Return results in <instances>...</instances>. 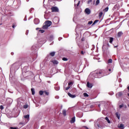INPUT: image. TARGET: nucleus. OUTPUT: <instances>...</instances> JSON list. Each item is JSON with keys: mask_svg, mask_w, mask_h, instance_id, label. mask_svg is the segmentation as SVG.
Segmentation results:
<instances>
[{"mask_svg": "<svg viewBox=\"0 0 129 129\" xmlns=\"http://www.w3.org/2000/svg\"><path fill=\"white\" fill-rule=\"evenodd\" d=\"M105 75L104 70H100L96 71L95 74V77H96V78H101V77H103Z\"/></svg>", "mask_w": 129, "mask_h": 129, "instance_id": "nucleus-1", "label": "nucleus"}, {"mask_svg": "<svg viewBox=\"0 0 129 129\" xmlns=\"http://www.w3.org/2000/svg\"><path fill=\"white\" fill-rule=\"evenodd\" d=\"M51 12L52 13H58V12H59V9H58V8L56 7H53L51 8Z\"/></svg>", "mask_w": 129, "mask_h": 129, "instance_id": "nucleus-2", "label": "nucleus"}, {"mask_svg": "<svg viewBox=\"0 0 129 129\" xmlns=\"http://www.w3.org/2000/svg\"><path fill=\"white\" fill-rule=\"evenodd\" d=\"M85 13H86L87 15H90V13H91V11L89 8H86L85 10Z\"/></svg>", "mask_w": 129, "mask_h": 129, "instance_id": "nucleus-3", "label": "nucleus"}, {"mask_svg": "<svg viewBox=\"0 0 129 129\" xmlns=\"http://www.w3.org/2000/svg\"><path fill=\"white\" fill-rule=\"evenodd\" d=\"M45 24H46L48 27H50V26L52 25V22L50 21H46L45 22Z\"/></svg>", "mask_w": 129, "mask_h": 129, "instance_id": "nucleus-4", "label": "nucleus"}, {"mask_svg": "<svg viewBox=\"0 0 129 129\" xmlns=\"http://www.w3.org/2000/svg\"><path fill=\"white\" fill-rule=\"evenodd\" d=\"M68 95H69V96H70V97H71V98H75V97H76V95H72L70 93H68Z\"/></svg>", "mask_w": 129, "mask_h": 129, "instance_id": "nucleus-5", "label": "nucleus"}, {"mask_svg": "<svg viewBox=\"0 0 129 129\" xmlns=\"http://www.w3.org/2000/svg\"><path fill=\"white\" fill-rule=\"evenodd\" d=\"M87 86L89 88H92V84L89 83V82H88L87 83Z\"/></svg>", "mask_w": 129, "mask_h": 129, "instance_id": "nucleus-6", "label": "nucleus"}, {"mask_svg": "<svg viewBox=\"0 0 129 129\" xmlns=\"http://www.w3.org/2000/svg\"><path fill=\"white\" fill-rule=\"evenodd\" d=\"M71 123H74L75 122V117L72 118V119L70 121Z\"/></svg>", "mask_w": 129, "mask_h": 129, "instance_id": "nucleus-7", "label": "nucleus"}, {"mask_svg": "<svg viewBox=\"0 0 129 129\" xmlns=\"http://www.w3.org/2000/svg\"><path fill=\"white\" fill-rule=\"evenodd\" d=\"M48 28H49V27L47 26V25L46 24H45L42 26V29H43L44 30H47V29H48Z\"/></svg>", "mask_w": 129, "mask_h": 129, "instance_id": "nucleus-8", "label": "nucleus"}, {"mask_svg": "<svg viewBox=\"0 0 129 129\" xmlns=\"http://www.w3.org/2000/svg\"><path fill=\"white\" fill-rule=\"evenodd\" d=\"M115 115H116V117H117L118 119H119V118L120 117V114H118V112H116V113H115Z\"/></svg>", "mask_w": 129, "mask_h": 129, "instance_id": "nucleus-9", "label": "nucleus"}, {"mask_svg": "<svg viewBox=\"0 0 129 129\" xmlns=\"http://www.w3.org/2000/svg\"><path fill=\"white\" fill-rule=\"evenodd\" d=\"M124 125H123V124H120V125H118V127L119 128H124Z\"/></svg>", "mask_w": 129, "mask_h": 129, "instance_id": "nucleus-10", "label": "nucleus"}, {"mask_svg": "<svg viewBox=\"0 0 129 129\" xmlns=\"http://www.w3.org/2000/svg\"><path fill=\"white\" fill-rule=\"evenodd\" d=\"M34 23L35 24V25H38V24H39V19H35L34 20Z\"/></svg>", "mask_w": 129, "mask_h": 129, "instance_id": "nucleus-11", "label": "nucleus"}, {"mask_svg": "<svg viewBox=\"0 0 129 129\" xmlns=\"http://www.w3.org/2000/svg\"><path fill=\"white\" fill-rule=\"evenodd\" d=\"M112 42H113V37H110L109 43H110V44H112Z\"/></svg>", "mask_w": 129, "mask_h": 129, "instance_id": "nucleus-12", "label": "nucleus"}, {"mask_svg": "<svg viewBox=\"0 0 129 129\" xmlns=\"http://www.w3.org/2000/svg\"><path fill=\"white\" fill-rule=\"evenodd\" d=\"M51 62L53 63V64H55V65H57V64H58V61L56 60H52Z\"/></svg>", "mask_w": 129, "mask_h": 129, "instance_id": "nucleus-13", "label": "nucleus"}, {"mask_svg": "<svg viewBox=\"0 0 129 129\" xmlns=\"http://www.w3.org/2000/svg\"><path fill=\"white\" fill-rule=\"evenodd\" d=\"M98 22H99V20H95V21L92 24V26H94V25H95L96 24V23H98Z\"/></svg>", "mask_w": 129, "mask_h": 129, "instance_id": "nucleus-14", "label": "nucleus"}, {"mask_svg": "<svg viewBox=\"0 0 129 129\" xmlns=\"http://www.w3.org/2000/svg\"><path fill=\"white\" fill-rule=\"evenodd\" d=\"M121 35H122L121 31L118 32L117 33V37H121Z\"/></svg>", "mask_w": 129, "mask_h": 129, "instance_id": "nucleus-15", "label": "nucleus"}, {"mask_svg": "<svg viewBox=\"0 0 129 129\" xmlns=\"http://www.w3.org/2000/svg\"><path fill=\"white\" fill-rule=\"evenodd\" d=\"M49 55L51 56V57H54L55 56V52H52L49 53Z\"/></svg>", "mask_w": 129, "mask_h": 129, "instance_id": "nucleus-16", "label": "nucleus"}, {"mask_svg": "<svg viewBox=\"0 0 129 129\" xmlns=\"http://www.w3.org/2000/svg\"><path fill=\"white\" fill-rule=\"evenodd\" d=\"M62 114L64 116H66V110H62Z\"/></svg>", "mask_w": 129, "mask_h": 129, "instance_id": "nucleus-17", "label": "nucleus"}, {"mask_svg": "<svg viewBox=\"0 0 129 129\" xmlns=\"http://www.w3.org/2000/svg\"><path fill=\"white\" fill-rule=\"evenodd\" d=\"M31 90L32 95H35V89H34L33 88H31Z\"/></svg>", "mask_w": 129, "mask_h": 129, "instance_id": "nucleus-18", "label": "nucleus"}, {"mask_svg": "<svg viewBox=\"0 0 129 129\" xmlns=\"http://www.w3.org/2000/svg\"><path fill=\"white\" fill-rule=\"evenodd\" d=\"M24 118H27V119H29V118H30V115L27 114L26 115H25Z\"/></svg>", "mask_w": 129, "mask_h": 129, "instance_id": "nucleus-19", "label": "nucleus"}, {"mask_svg": "<svg viewBox=\"0 0 129 129\" xmlns=\"http://www.w3.org/2000/svg\"><path fill=\"white\" fill-rule=\"evenodd\" d=\"M83 95L85 97H88L89 95L87 93H84Z\"/></svg>", "mask_w": 129, "mask_h": 129, "instance_id": "nucleus-20", "label": "nucleus"}, {"mask_svg": "<svg viewBox=\"0 0 129 129\" xmlns=\"http://www.w3.org/2000/svg\"><path fill=\"white\" fill-rule=\"evenodd\" d=\"M118 96H119V97H120V96H122V92H120L118 93Z\"/></svg>", "mask_w": 129, "mask_h": 129, "instance_id": "nucleus-21", "label": "nucleus"}, {"mask_svg": "<svg viewBox=\"0 0 129 129\" xmlns=\"http://www.w3.org/2000/svg\"><path fill=\"white\" fill-rule=\"evenodd\" d=\"M106 120H107L108 123H110V120H109V119L107 117H105Z\"/></svg>", "mask_w": 129, "mask_h": 129, "instance_id": "nucleus-22", "label": "nucleus"}, {"mask_svg": "<svg viewBox=\"0 0 129 129\" xmlns=\"http://www.w3.org/2000/svg\"><path fill=\"white\" fill-rule=\"evenodd\" d=\"M100 1L99 0H97L96 2V4L95 6H98L99 5Z\"/></svg>", "mask_w": 129, "mask_h": 129, "instance_id": "nucleus-23", "label": "nucleus"}, {"mask_svg": "<svg viewBox=\"0 0 129 129\" xmlns=\"http://www.w3.org/2000/svg\"><path fill=\"white\" fill-rule=\"evenodd\" d=\"M102 15H103V13L102 12H100L99 14V18H101L102 17Z\"/></svg>", "mask_w": 129, "mask_h": 129, "instance_id": "nucleus-24", "label": "nucleus"}, {"mask_svg": "<svg viewBox=\"0 0 129 129\" xmlns=\"http://www.w3.org/2000/svg\"><path fill=\"white\" fill-rule=\"evenodd\" d=\"M108 7H106V8H105L104 10H103V11L104 12H108Z\"/></svg>", "mask_w": 129, "mask_h": 129, "instance_id": "nucleus-25", "label": "nucleus"}, {"mask_svg": "<svg viewBox=\"0 0 129 129\" xmlns=\"http://www.w3.org/2000/svg\"><path fill=\"white\" fill-rule=\"evenodd\" d=\"M39 94H40V95H43V94H44V91H39Z\"/></svg>", "mask_w": 129, "mask_h": 129, "instance_id": "nucleus-26", "label": "nucleus"}, {"mask_svg": "<svg viewBox=\"0 0 129 129\" xmlns=\"http://www.w3.org/2000/svg\"><path fill=\"white\" fill-rule=\"evenodd\" d=\"M80 4V1H79L78 2V3L77 4V5H76V4H75V7H77H77H79V5Z\"/></svg>", "mask_w": 129, "mask_h": 129, "instance_id": "nucleus-27", "label": "nucleus"}, {"mask_svg": "<svg viewBox=\"0 0 129 129\" xmlns=\"http://www.w3.org/2000/svg\"><path fill=\"white\" fill-rule=\"evenodd\" d=\"M93 23V21H89L88 23V24L89 25H92V23Z\"/></svg>", "mask_w": 129, "mask_h": 129, "instance_id": "nucleus-28", "label": "nucleus"}, {"mask_svg": "<svg viewBox=\"0 0 129 129\" xmlns=\"http://www.w3.org/2000/svg\"><path fill=\"white\" fill-rule=\"evenodd\" d=\"M62 60L63 61H68V58H67V57H63L62 58Z\"/></svg>", "mask_w": 129, "mask_h": 129, "instance_id": "nucleus-29", "label": "nucleus"}, {"mask_svg": "<svg viewBox=\"0 0 129 129\" xmlns=\"http://www.w3.org/2000/svg\"><path fill=\"white\" fill-rule=\"evenodd\" d=\"M108 63H112V59H109L108 60Z\"/></svg>", "mask_w": 129, "mask_h": 129, "instance_id": "nucleus-30", "label": "nucleus"}, {"mask_svg": "<svg viewBox=\"0 0 129 129\" xmlns=\"http://www.w3.org/2000/svg\"><path fill=\"white\" fill-rule=\"evenodd\" d=\"M10 129H19L18 127H10Z\"/></svg>", "mask_w": 129, "mask_h": 129, "instance_id": "nucleus-31", "label": "nucleus"}, {"mask_svg": "<svg viewBox=\"0 0 129 129\" xmlns=\"http://www.w3.org/2000/svg\"><path fill=\"white\" fill-rule=\"evenodd\" d=\"M73 84V82H70L69 83H68V86H70L71 85H72Z\"/></svg>", "mask_w": 129, "mask_h": 129, "instance_id": "nucleus-32", "label": "nucleus"}, {"mask_svg": "<svg viewBox=\"0 0 129 129\" xmlns=\"http://www.w3.org/2000/svg\"><path fill=\"white\" fill-rule=\"evenodd\" d=\"M24 108H28V107H29V105H24L23 106Z\"/></svg>", "mask_w": 129, "mask_h": 129, "instance_id": "nucleus-33", "label": "nucleus"}, {"mask_svg": "<svg viewBox=\"0 0 129 129\" xmlns=\"http://www.w3.org/2000/svg\"><path fill=\"white\" fill-rule=\"evenodd\" d=\"M39 32H40V33H43L45 32V30H39Z\"/></svg>", "mask_w": 129, "mask_h": 129, "instance_id": "nucleus-34", "label": "nucleus"}, {"mask_svg": "<svg viewBox=\"0 0 129 129\" xmlns=\"http://www.w3.org/2000/svg\"><path fill=\"white\" fill-rule=\"evenodd\" d=\"M44 93H45V95H49V92L47 91H44Z\"/></svg>", "mask_w": 129, "mask_h": 129, "instance_id": "nucleus-35", "label": "nucleus"}, {"mask_svg": "<svg viewBox=\"0 0 129 129\" xmlns=\"http://www.w3.org/2000/svg\"><path fill=\"white\" fill-rule=\"evenodd\" d=\"M92 2V0H89L87 2L88 5H89V4H90V3Z\"/></svg>", "mask_w": 129, "mask_h": 129, "instance_id": "nucleus-36", "label": "nucleus"}, {"mask_svg": "<svg viewBox=\"0 0 129 129\" xmlns=\"http://www.w3.org/2000/svg\"><path fill=\"white\" fill-rule=\"evenodd\" d=\"M122 107H123V104H122L119 106V108H121Z\"/></svg>", "mask_w": 129, "mask_h": 129, "instance_id": "nucleus-37", "label": "nucleus"}, {"mask_svg": "<svg viewBox=\"0 0 129 129\" xmlns=\"http://www.w3.org/2000/svg\"><path fill=\"white\" fill-rule=\"evenodd\" d=\"M0 109H1V110H3V109H4V106L1 105L0 106Z\"/></svg>", "mask_w": 129, "mask_h": 129, "instance_id": "nucleus-38", "label": "nucleus"}, {"mask_svg": "<svg viewBox=\"0 0 129 129\" xmlns=\"http://www.w3.org/2000/svg\"><path fill=\"white\" fill-rule=\"evenodd\" d=\"M70 87H71L70 86H68L67 88H66V90H68V89H70Z\"/></svg>", "mask_w": 129, "mask_h": 129, "instance_id": "nucleus-39", "label": "nucleus"}, {"mask_svg": "<svg viewBox=\"0 0 129 129\" xmlns=\"http://www.w3.org/2000/svg\"><path fill=\"white\" fill-rule=\"evenodd\" d=\"M81 41H82L83 42L85 41V38L84 37H83L82 39H81Z\"/></svg>", "mask_w": 129, "mask_h": 129, "instance_id": "nucleus-40", "label": "nucleus"}, {"mask_svg": "<svg viewBox=\"0 0 129 129\" xmlns=\"http://www.w3.org/2000/svg\"><path fill=\"white\" fill-rule=\"evenodd\" d=\"M81 54L82 55H84V52L83 51V50H82V51H81Z\"/></svg>", "mask_w": 129, "mask_h": 129, "instance_id": "nucleus-41", "label": "nucleus"}, {"mask_svg": "<svg viewBox=\"0 0 129 129\" xmlns=\"http://www.w3.org/2000/svg\"><path fill=\"white\" fill-rule=\"evenodd\" d=\"M15 27V24H13V26H12V28H13L14 29Z\"/></svg>", "mask_w": 129, "mask_h": 129, "instance_id": "nucleus-42", "label": "nucleus"}, {"mask_svg": "<svg viewBox=\"0 0 129 129\" xmlns=\"http://www.w3.org/2000/svg\"><path fill=\"white\" fill-rule=\"evenodd\" d=\"M84 127H85V128H86V129H89V128H88V127L87 126H85Z\"/></svg>", "mask_w": 129, "mask_h": 129, "instance_id": "nucleus-43", "label": "nucleus"}, {"mask_svg": "<svg viewBox=\"0 0 129 129\" xmlns=\"http://www.w3.org/2000/svg\"><path fill=\"white\" fill-rule=\"evenodd\" d=\"M20 124H25V123H22V122H20Z\"/></svg>", "mask_w": 129, "mask_h": 129, "instance_id": "nucleus-44", "label": "nucleus"}, {"mask_svg": "<svg viewBox=\"0 0 129 129\" xmlns=\"http://www.w3.org/2000/svg\"><path fill=\"white\" fill-rule=\"evenodd\" d=\"M108 71H109V72H110V71H111V69H108Z\"/></svg>", "mask_w": 129, "mask_h": 129, "instance_id": "nucleus-45", "label": "nucleus"}, {"mask_svg": "<svg viewBox=\"0 0 129 129\" xmlns=\"http://www.w3.org/2000/svg\"><path fill=\"white\" fill-rule=\"evenodd\" d=\"M34 48H35V46H33L32 47V49H34Z\"/></svg>", "mask_w": 129, "mask_h": 129, "instance_id": "nucleus-46", "label": "nucleus"}, {"mask_svg": "<svg viewBox=\"0 0 129 129\" xmlns=\"http://www.w3.org/2000/svg\"><path fill=\"white\" fill-rule=\"evenodd\" d=\"M39 30V28H36V30L38 31Z\"/></svg>", "mask_w": 129, "mask_h": 129, "instance_id": "nucleus-47", "label": "nucleus"}, {"mask_svg": "<svg viewBox=\"0 0 129 129\" xmlns=\"http://www.w3.org/2000/svg\"><path fill=\"white\" fill-rule=\"evenodd\" d=\"M98 107H100V104H99L98 105Z\"/></svg>", "mask_w": 129, "mask_h": 129, "instance_id": "nucleus-48", "label": "nucleus"}, {"mask_svg": "<svg viewBox=\"0 0 129 129\" xmlns=\"http://www.w3.org/2000/svg\"><path fill=\"white\" fill-rule=\"evenodd\" d=\"M126 107H126V105H125V106H124V108H126Z\"/></svg>", "mask_w": 129, "mask_h": 129, "instance_id": "nucleus-49", "label": "nucleus"}, {"mask_svg": "<svg viewBox=\"0 0 129 129\" xmlns=\"http://www.w3.org/2000/svg\"><path fill=\"white\" fill-rule=\"evenodd\" d=\"M127 89L128 90H129V86L127 87Z\"/></svg>", "mask_w": 129, "mask_h": 129, "instance_id": "nucleus-50", "label": "nucleus"}, {"mask_svg": "<svg viewBox=\"0 0 129 129\" xmlns=\"http://www.w3.org/2000/svg\"><path fill=\"white\" fill-rule=\"evenodd\" d=\"M50 37H51V38H53V36H51Z\"/></svg>", "mask_w": 129, "mask_h": 129, "instance_id": "nucleus-51", "label": "nucleus"}, {"mask_svg": "<svg viewBox=\"0 0 129 129\" xmlns=\"http://www.w3.org/2000/svg\"><path fill=\"white\" fill-rule=\"evenodd\" d=\"M128 96L129 97V94H127Z\"/></svg>", "mask_w": 129, "mask_h": 129, "instance_id": "nucleus-52", "label": "nucleus"}, {"mask_svg": "<svg viewBox=\"0 0 129 129\" xmlns=\"http://www.w3.org/2000/svg\"><path fill=\"white\" fill-rule=\"evenodd\" d=\"M75 1H76V0H75Z\"/></svg>", "mask_w": 129, "mask_h": 129, "instance_id": "nucleus-53", "label": "nucleus"}, {"mask_svg": "<svg viewBox=\"0 0 129 129\" xmlns=\"http://www.w3.org/2000/svg\"><path fill=\"white\" fill-rule=\"evenodd\" d=\"M0 25H2V24H1Z\"/></svg>", "mask_w": 129, "mask_h": 129, "instance_id": "nucleus-54", "label": "nucleus"}]
</instances>
